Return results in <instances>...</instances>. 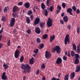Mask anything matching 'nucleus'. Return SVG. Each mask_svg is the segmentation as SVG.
I'll use <instances>...</instances> for the list:
<instances>
[{
	"mask_svg": "<svg viewBox=\"0 0 80 80\" xmlns=\"http://www.w3.org/2000/svg\"><path fill=\"white\" fill-rule=\"evenodd\" d=\"M21 68L22 70H24L23 71H22L23 74H25L27 73V71H26V69L31 68L29 66V65L28 64L25 65L23 64H22Z\"/></svg>",
	"mask_w": 80,
	"mask_h": 80,
	"instance_id": "1",
	"label": "nucleus"
},
{
	"mask_svg": "<svg viewBox=\"0 0 80 80\" xmlns=\"http://www.w3.org/2000/svg\"><path fill=\"white\" fill-rule=\"evenodd\" d=\"M61 49L58 46H56V47L54 48L53 49L52 52H55L56 51L57 53H60L61 52Z\"/></svg>",
	"mask_w": 80,
	"mask_h": 80,
	"instance_id": "2",
	"label": "nucleus"
},
{
	"mask_svg": "<svg viewBox=\"0 0 80 80\" xmlns=\"http://www.w3.org/2000/svg\"><path fill=\"white\" fill-rule=\"evenodd\" d=\"M53 20L50 18H48V21L47 22V25L48 27H51L53 25L52 22Z\"/></svg>",
	"mask_w": 80,
	"mask_h": 80,
	"instance_id": "3",
	"label": "nucleus"
},
{
	"mask_svg": "<svg viewBox=\"0 0 80 80\" xmlns=\"http://www.w3.org/2000/svg\"><path fill=\"white\" fill-rule=\"evenodd\" d=\"M20 51L18 49H17L15 51L14 57L16 58H18L20 57Z\"/></svg>",
	"mask_w": 80,
	"mask_h": 80,
	"instance_id": "4",
	"label": "nucleus"
},
{
	"mask_svg": "<svg viewBox=\"0 0 80 80\" xmlns=\"http://www.w3.org/2000/svg\"><path fill=\"white\" fill-rule=\"evenodd\" d=\"M15 19L14 18H12L11 20V22L10 24V26L11 27H13L15 25Z\"/></svg>",
	"mask_w": 80,
	"mask_h": 80,
	"instance_id": "5",
	"label": "nucleus"
},
{
	"mask_svg": "<svg viewBox=\"0 0 80 80\" xmlns=\"http://www.w3.org/2000/svg\"><path fill=\"white\" fill-rule=\"evenodd\" d=\"M70 39H69V35L67 34L65 39L64 42L65 45H67V42H68V41Z\"/></svg>",
	"mask_w": 80,
	"mask_h": 80,
	"instance_id": "6",
	"label": "nucleus"
},
{
	"mask_svg": "<svg viewBox=\"0 0 80 80\" xmlns=\"http://www.w3.org/2000/svg\"><path fill=\"white\" fill-rule=\"evenodd\" d=\"M45 57L46 58L48 59L51 57V54L48 51H46L45 52Z\"/></svg>",
	"mask_w": 80,
	"mask_h": 80,
	"instance_id": "7",
	"label": "nucleus"
},
{
	"mask_svg": "<svg viewBox=\"0 0 80 80\" xmlns=\"http://www.w3.org/2000/svg\"><path fill=\"white\" fill-rule=\"evenodd\" d=\"M40 18H36L34 20V25H36L38 24V23H39V22H40Z\"/></svg>",
	"mask_w": 80,
	"mask_h": 80,
	"instance_id": "8",
	"label": "nucleus"
},
{
	"mask_svg": "<svg viewBox=\"0 0 80 80\" xmlns=\"http://www.w3.org/2000/svg\"><path fill=\"white\" fill-rule=\"evenodd\" d=\"M62 62V58L60 57L58 58L56 61V63L58 64H60Z\"/></svg>",
	"mask_w": 80,
	"mask_h": 80,
	"instance_id": "9",
	"label": "nucleus"
},
{
	"mask_svg": "<svg viewBox=\"0 0 80 80\" xmlns=\"http://www.w3.org/2000/svg\"><path fill=\"white\" fill-rule=\"evenodd\" d=\"M18 7L17 6H15L13 8V12L15 13L16 12H17L18 10Z\"/></svg>",
	"mask_w": 80,
	"mask_h": 80,
	"instance_id": "10",
	"label": "nucleus"
},
{
	"mask_svg": "<svg viewBox=\"0 0 80 80\" xmlns=\"http://www.w3.org/2000/svg\"><path fill=\"white\" fill-rule=\"evenodd\" d=\"M40 28L38 27H37L36 28L35 31L36 33H37L38 34H39L40 33Z\"/></svg>",
	"mask_w": 80,
	"mask_h": 80,
	"instance_id": "11",
	"label": "nucleus"
},
{
	"mask_svg": "<svg viewBox=\"0 0 80 80\" xmlns=\"http://www.w3.org/2000/svg\"><path fill=\"white\" fill-rule=\"evenodd\" d=\"M24 7L26 8H29L30 5V3L29 2H26L24 4Z\"/></svg>",
	"mask_w": 80,
	"mask_h": 80,
	"instance_id": "12",
	"label": "nucleus"
},
{
	"mask_svg": "<svg viewBox=\"0 0 80 80\" xmlns=\"http://www.w3.org/2000/svg\"><path fill=\"white\" fill-rule=\"evenodd\" d=\"M63 20L65 22V23H66V22H68V16H65L63 18Z\"/></svg>",
	"mask_w": 80,
	"mask_h": 80,
	"instance_id": "13",
	"label": "nucleus"
},
{
	"mask_svg": "<svg viewBox=\"0 0 80 80\" xmlns=\"http://www.w3.org/2000/svg\"><path fill=\"white\" fill-rule=\"evenodd\" d=\"M80 71V66H77L75 70L76 72H79Z\"/></svg>",
	"mask_w": 80,
	"mask_h": 80,
	"instance_id": "14",
	"label": "nucleus"
},
{
	"mask_svg": "<svg viewBox=\"0 0 80 80\" xmlns=\"http://www.w3.org/2000/svg\"><path fill=\"white\" fill-rule=\"evenodd\" d=\"M45 22H41L40 23V26L41 28H43V27H44V26L45 25Z\"/></svg>",
	"mask_w": 80,
	"mask_h": 80,
	"instance_id": "15",
	"label": "nucleus"
},
{
	"mask_svg": "<svg viewBox=\"0 0 80 80\" xmlns=\"http://www.w3.org/2000/svg\"><path fill=\"white\" fill-rule=\"evenodd\" d=\"M55 37L54 36H51L50 38V42H52L53 41V40H54V39Z\"/></svg>",
	"mask_w": 80,
	"mask_h": 80,
	"instance_id": "16",
	"label": "nucleus"
},
{
	"mask_svg": "<svg viewBox=\"0 0 80 80\" xmlns=\"http://www.w3.org/2000/svg\"><path fill=\"white\" fill-rule=\"evenodd\" d=\"M46 8V7L45 6V5L44 4V3H42L41 4V8L43 10H45V9Z\"/></svg>",
	"mask_w": 80,
	"mask_h": 80,
	"instance_id": "17",
	"label": "nucleus"
},
{
	"mask_svg": "<svg viewBox=\"0 0 80 80\" xmlns=\"http://www.w3.org/2000/svg\"><path fill=\"white\" fill-rule=\"evenodd\" d=\"M12 17H14L15 18H18V17H19L18 13L12 14Z\"/></svg>",
	"mask_w": 80,
	"mask_h": 80,
	"instance_id": "18",
	"label": "nucleus"
},
{
	"mask_svg": "<svg viewBox=\"0 0 80 80\" xmlns=\"http://www.w3.org/2000/svg\"><path fill=\"white\" fill-rule=\"evenodd\" d=\"M75 77V72H73L71 73V79L72 80Z\"/></svg>",
	"mask_w": 80,
	"mask_h": 80,
	"instance_id": "19",
	"label": "nucleus"
},
{
	"mask_svg": "<svg viewBox=\"0 0 80 80\" xmlns=\"http://www.w3.org/2000/svg\"><path fill=\"white\" fill-rule=\"evenodd\" d=\"M68 77H69V74H67L64 76V80H68Z\"/></svg>",
	"mask_w": 80,
	"mask_h": 80,
	"instance_id": "20",
	"label": "nucleus"
},
{
	"mask_svg": "<svg viewBox=\"0 0 80 80\" xmlns=\"http://www.w3.org/2000/svg\"><path fill=\"white\" fill-rule=\"evenodd\" d=\"M3 67L5 68V70H7L8 68V66L7 64H5V63H4L3 64Z\"/></svg>",
	"mask_w": 80,
	"mask_h": 80,
	"instance_id": "21",
	"label": "nucleus"
},
{
	"mask_svg": "<svg viewBox=\"0 0 80 80\" xmlns=\"http://www.w3.org/2000/svg\"><path fill=\"white\" fill-rule=\"evenodd\" d=\"M72 47L73 50H74V51H76L77 50V48L76 47V45H75V43H74L72 44Z\"/></svg>",
	"mask_w": 80,
	"mask_h": 80,
	"instance_id": "22",
	"label": "nucleus"
},
{
	"mask_svg": "<svg viewBox=\"0 0 80 80\" xmlns=\"http://www.w3.org/2000/svg\"><path fill=\"white\" fill-rule=\"evenodd\" d=\"M32 59H31L30 61V65H32L33 64V59H34L33 58H32Z\"/></svg>",
	"mask_w": 80,
	"mask_h": 80,
	"instance_id": "23",
	"label": "nucleus"
},
{
	"mask_svg": "<svg viewBox=\"0 0 80 80\" xmlns=\"http://www.w3.org/2000/svg\"><path fill=\"white\" fill-rule=\"evenodd\" d=\"M79 62V59H76L75 62H74L75 64H78V63Z\"/></svg>",
	"mask_w": 80,
	"mask_h": 80,
	"instance_id": "24",
	"label": "nucleus"
},
{
	"mask_svg": "<svg viewBox=\"0 0 80 80\" xmlns=\"http://www.w3.org/2000/svg\"><path fill=\"white\" fill-rule=\"evenodd\" d=\"M26 22L28 23H30V19L28 17H27Z\"/></svg>",
	"mask_w": 80,
	"mask_h": 80,
	"instance_id": "25",
	"label": "nucleus"
},
{
	"mask_svg": "<svg viewBox=\"0 0 80 80\" xmlns=\"http://www.w3.org/2000/svg\"><path fill=\"white\" fill-rule=\"evenodd\" d=\"M67 12L68 13H70V12H72V9L71 8H68L67 10Z\"/></svg>",
	"mask_w": 80,
	"mask_h": 80,
	"instance_id": "26",
	"label": "nucleus"
},
{
	"mask_svg": "<svg viewBox=\"0 0 80 80\" xmlns=\"http://www.w3.org/2000/svg\"><path fill=\"white\" fill-rule=\"evenodd\" d=\"M1 21H2V22H5V21H6L5 17V16H3L1 18Z\"/></svg>",
	"mask_w": 80,
	"mask_h": 80,
	"instance_id": "27",
	"label": "nucleus"
},
{
	"mask_svg": "<svg viewBox=\"0 0 80 80\" xmlns=\"http://www.w3.org/2000/svg\"><path fill=\"white\" fill-rule=\"evenodd\" d=\"M2 80H7V77L5 76H2Z\"/></svg>",
	"mask_w": 80,
	"mask_h": 80,
	"instance_id": "28",
	"label": "nucleus"
},
{
	"mask_svg": "<svg viewBox=\"0 0 80 80\" xmlns=\"http://www.w3.org/2000/svg\"><path fill=\"white\" fill-rule=\"evenodd\" d=\"M44 47V44H43V43H42L39 46V49H42V48H43Z\"/></svg>",
	"mask_w": 80,
	"mask_h": 80,
	"instance_id": "29",
	"label": "nucleus"
},
{
	"mask_svg": "<svg viewBox=\"0 0 80 80\" xmlns=\"http://www.w3.org/2000/svg\"><path fill=\"white\" fill-rule=\"evenodd\" d=\"M50 0H47L46 2V5L48 7H49V4H50Z\"/></svg>",
	"mask_w": 80,
	"mask_h": 80,
	"instance_id": "30",
	"label": "nucleus"
},
{
	"mask_svg": "<svg viewBox=\"0 0 80 80\" xmlns=\"http://www.w3.org/2000/svg\"><path fill=\"white\" fill-rule=\"evenodd\" d=\"M24 59V58L23 57V56H22L20 59V62H21V63L23 61Z\"/></svg>",
	"mask_w": 80,
	"mask_h": 80,
	"instance_id": "31",
	"label": "nucleus"
},
{
	"mask_svg": "<svg viewBox=\"0 0 80 80\" xmlns=\"http://www.w3.org/2000/svg\"><path fill=\"white\" fill-rule=\"evenodd\" d=\"M48 37V34H45L44 35L43 37L42 38L43 39H46Z\"/></svg>",
	"mask_w": 80,
	"mask_h": 80,
	"instance_id": "32",
	"label": "nucleus"
},
{
	"mask_svg": "<svg viewBox=\"0 0 80 80\" xmlns=\"http://www.w3.org/2000/svg\"><path fill=\"white\" fill-rule=\"evenodd\" d=\"M8 10V8L6 7L4 10V12L6 13V12H7V10Z\"/></svg>",
	"mask_w": 80,
	"mask_h": 80,
	"instance_id": "33",
	"label": "nucleus"
},
{
	"mask_svg": "<svg viewBox=\"0 0 80 80\" xmlns=\"http://www.w3.org/2000/svg\"><path fill=\"white\" fill-rule=\"evenodd\" d=\"M77 52L78 53H80V46H78L77 48Z\"/></svg>",
	"mask_w": 80,
	"mask_h": 80,
	"instance_id": "34",
	"label": "nucleus"
},
{
	"mask_svg": "<svg viewBox=\"0 0 80 80\" xmlns=\"http://www.w3.org/2000/svg\"><path fill=\"white\" fill-rule=\"evenodd\" d=\"M75 58L76 59H78L79 58V55L78 54H75Z\"/></svg>",
	"mask_w": 80,
	"mask_h": 80,
	"instance_id": "35",
	"label": "nucleus"
},
{
	"mask_svg": "<svg viewBox=\"0 0 80 80\" xmlns=\"http://www.w3.org/2000/svg\"><path fill=\"white\" fill-rule=\"evenodd\" d=\"M45 11V12L44 13V14L45 16H47L48 15V11H47V9L44 10Z\"/></svg>",
	"mask_w": 80,
	"mask_h": 80,
	"instance_id": "36",
	"label": "nucleus"
},
{
	"mask_svg": "<svg viewBox=\"0 0 80 80\" xmlns=\"http://www.w3.org/2000/svg\"><path fill=\"white\" fill-rule=\"evenodd\" d=\"M37 43H40V42H41V40L40 38H38L37 39Z\"/></svg>",
	"mask_w": 80,
	"mask_h": 80,
	"instance_id": "37",
	"label": "nucleus"
},
{
	"mask_svg": "<svg viewBox=\"0 0 80 80\" xmlns=\"http://www.w3.org/2000/svg\"><path fill=\"white\" fill-rule=\"evenodd\" d=\"M71 55L72 57H74L75 56V52L74 51H71Z\"/></svg>",
	"mask_w": 80,
	"mask_h": 80,
	"instance_id": "38",
	"label": "nucleus"
},
{
	"mask_svg": "<svg viewBox=\"0 0 80 80\" xmlns=\"http://www.w3.org/2000/svg\"><path fill=\"white\" fill-rule=\"evenodd\" d=\"M34 52L36 54L38 53V49H35L34 51Z\"/></svg>",
	"mask_w": 80,
	"mask_h": 80,
	"instance_id": "39",
	"label": "nucleus"
},
{
	"mask_svg": "<svg viewBox=\"0 0 80 80\" xmlns=\"http://www.w3.org/2000/svg\"><path fill=\"white\" fill-rule=\"evenodd\" d=\"M32 13V11L31 10L29 11L28 13V15H30Z\"/></svg>",
	"mask_w": 80,
	"mask_h": 80,
	"instance_id": "40",
	"label": "nucleus"
},
{
	"mask_svg": "<svg viewBox=\"0 0 80 80\" xmlns=\"http://www.w3.org/2000/svg\"><path fill=\"white\" fill-rule=\"evenodd\" d=\"M54 8L52 6H51L50 7V10L51 12H52L53 11V10Z\"/></svg>",
	"mask_w": 80,
	"mask_h": 80,
	"instance_id": "41",
	"label": "nucleus"
},
{
	"mask_svg": "<svg viewBox=\"0 0 80 80\" xmlns=\"http://www.w3.org/2000/svg\"><path fill=\"white\" fill-rule=\"evenodd\" d=\"M62 6L63 8H65V7L66 6L65 3H62Z\"/></svg>",
	"mask_w": 80,
	"mask_h": 80,
	"instance_id": "42",
	"label": "nucleus"
},
{
	"mask_svg": "<svg viewBox=\"0 0 80 80\" xmlns=\"http://www.w3.org/2000/svg\"><path fill=\"white\" fill-rule=\"evenodd\" d=\"M72 10H74V12H75L76 11V7L75 6H73L72 7Z\"/></svg>",
	"mask_w": 80,
	"mask_h": 80,
	"instance_id": "43",
	"label": "nucleus"
},
{
	"mask_svg": "<svg viewBox=\"0 0 80 80\" xmlns=\"http://www.w3.org/2000/svg\"><path fill=\"white\" fill-rule=\"evenodd\" d=\"M27 32L28 34H30L31 33V30L30 29H29L27 30Z\"/></svg>",
	"mask_w": 80,
	"mask_h": 80,
	"instance_id": "44",
	"label": "nucleus"
},
{
	"mask_svg": "<svg viewBox=\"0 0 80 80\" xmlns=\"http://www.w3.org/2000/svg\"><path fill=\"white\" fill-rule=\"evenodd\" d=\"M80 28H79L78 27V29L77 30V32L79 34L80 33Z\"/></svg>",
	"mask_w": 80,
	"mask_h": 80,
	"instance_id": "45",
	"label": "nucleus"
},
{
	"mask_svg": "<svg viewBox=\"0 0 80 80\" xmlns=\"http://www.w3.org/2000/svg\"><path fill=\"white\" fill-rule=\"evenodd\" d=\"M67 28L69 30H70L71 29V25L69 24L67 26Z\"/></svg>",
	"mask_w": 80,
	"mask_h": 80,
	"instance_id": "46",
	"label": "nucleus"
},
{
	"mask_svg": "<svg viewBox=\"0 0 80 80\" xmlns=\"http://www.w3.org/2000/svg\"><path fill=\"white\" fill-rule=\"evenodd\" d=\"M10 43H11L10 40L9 39L8 43V46H10Z\"/></svg>",
	"mask_w": 80,
	"mask_h": 80,
	"instance_id": "47",
	"label": "nucleus"
},
{
	"mask_svg": "<svg viewBox=\"0 0 80 80\" xmlns=\"http://www.w3.org/2000/svg\"><path fill=\"white\" fill-rule=\"evenodd\" d=\"M18 5H20L21 6L23 5V2H20L18 3Z\"/></svg>",
	"mask_w": 80,
	"mask_h": 80,
	"instance_id": "48",
	"label": "nucleus"
},
{
	"mask_svg": "<svg viewBox=\"0 0 80 80\" xmlns=\"http://www.w3.org/2000/svg\"><path fill=\"white\" fill-rule=\"evenodd\" d=\"M52 80H60V79L59 78H58L57 79H56V78H55V77L52 78Z\"/></svg>",
	"mask_w": 80,
	"mask_h": 80,
	"instance_id": "49",
	"label": "nucleus"
},
{
	"mask_svg": "<svg viewBox=\"0 0 80 80\" xmlns=\"http://www.w3.org/2000/svg\"><path fill=\"white\" fill-rule=\"evenodd\" d=\"M41 68L42 69H44L45 68V66L44 64H42V65Z\"/></svg>",
	"mask_w": 80,
	"mask_h": 80,
	"instance_id": "50",
	"label": "nucleus"
},
{
	"mask_svg": "<svg viewBox=\"0 0 80 80\" xmlns=\"http://www.w3.org/2000/svg\"><path fill=\"white\" fill-rule=\"evenodd\" d=\"M3 28L2 27L0 31V34H2L3 32Z\"/></svg>",
	"mask_w": 80,
	"mask_h": 80,
	"instance_id": "51",
	"label": "nucleus"
},
{
	"mask_svg": "<svg viewBox=\"0 0 80 80\" xmlns=\"http://www.w3.org/2000/svg\"><path fill=\"white\" fill-rule=\"evenodd\" d=\"M27 69V71L28 73H29L31 71V70H30V68H28Z\"/></svg>",
	"mask_w": 80,
	"mask_h": 80,
	"instance_id": "52",
	"label": "nucleus"
},
{
	"mask_svg": "<svg viewBox=\"0 0 80 80\" xmlns=\"http://www.w3.org/2000/svg\"><path fill=\"white\" fill-rule=\"evenodd\" d=\"M60 22L61 23H62V25H63V23L64 22H63V20H60Z\"/></svg>",
	"mask_w": 80,
	"mask_h": 80,
	"instance_id": "53",
	"label": "nucleus"
},
{
	"mask_svg": "<svg viewBox=\"0 0 80 80\" xmlns=\"http://www.w3.org/2000/svg\"><path fill=\"white\" fill-rule=\"evenodd\" d=\"M57 9H59V10H61V7H60V6H59L58 5V6H57Z\"/></svg>",
	"mask_w": 80,
	"mask_h": 80,
	"instance_id": "54",
	"label": "nucleus"
},
{
	"mask_svg": "<svg viewBox=\"0 0 80 80\" xmlns=\"http://www.w3.org/2000/svg\"><path fill=\"white\" fill-rule=\"evenodd\" d=\"M76 12H77V14H78V13H80V10L78 9H77V10H76Z\"/></svg>",
	"mask_w": 80,
	"mask_h": 80,
	"instance_id": "55",
	"label": "nucleus"
},
{
	"mask_svg": "<svg viewBox=\"0 0 80 80\" xmlns=\"http://www.w3.org/2000/svg\"><path fill=\"white\" fill-rule=\"evenodd\" d=\"M63 60H66L67 59V58L65 56H64L63 57Z\"/></svg>",
	"mask_w": 80,
	"mask_h": 80,
	"instance_id": "56",
	"label": "nucleus"
},
{
	"mask_svg": "<svg viewBox=\"0 0 80 80\" xmlns=\"http://www.w3.org/2000/svg\"><path fill=\"white\" fill-rule=\"evenodd\" d=\"M30 17H31V19L32 20H33V18H34V17H33V15H32L30 16Z\"/></svg>",
	"mask_w": 80,
	"mask_h": 80,
	"instance_id": "57",
	"label": "nucleus"
},
{
	"mask_svg": "<svg viewBox=\"0 0 80 80\" xmlns=\"http://www.w3.org/2000/svg\"><path fill=\"white\" fill-rule=\"evenodd\" d=\"M65 15V12H62L61 14L62 17H64V15Z\"/></svg>",
	"mask_w": 80,
	"mask_h": 80,
	"instance_id": "58",
	"label": "nucleus"
},
{
	"mask_svg": "<svg viewBox=\"0 0 80 80\" xmlns=\"http://www.w3.org/2000/svg\"><path fill=\"white\" fill-rule=\"evenodd\" d=\"M3 47V44L2 43H0V48H1Z\"/></svg>",
	"mask_w": 80,
	"mask_h": 80,
	"instance_id": "59",
	"label": "nucleus"
},
{
	"mask_svg": "<svg viewBox=\"0 0 80 80\" xmlns=\"http://www.w3.org/2000/svg\"><path fill=\"white\" fill-rule=\"evenodd\" d=\"M2 35H0V42L1 41V40H2Z\"/></svg>",
	"mask_w": 80,
	"mask_h": 80,
	"instance_id": "60",
	"label": "nucleus"
},
{
	"mask_svg": "<svg viewBox=\"0 0 80 80\" xmlns=\"http://www.w3.org/2000/svg\"><path fill=\"white\" fill-rule=\"evenodd\" d=\"M60 10H58L57 12V14H58V13H59L60 12Z\"/></svg>",
	"mask_w": 80,
	"mask_h": 80,
	"instance_id": "61",
	"label": "nucleus"
},
{
	"mask_svg": "<svg viewBox=\"0 0 80 80\" xmlns=\"http://www.w3.org/2000/svg\"><path fill=\"white\" fill-rule=\"evenodd\" d=\"M39 73V70H38L36 72V75H38Z\"/></svg>",
	"mask_w": 80,
	"mask_h": 80,
	"instance_id": "62",
	"label": "nucleus"
},
{
	"mask_svg": "<svg viewBox=\"0 0 80 80\" xmlns=\"http://www.w3.org/2000/svg\"><path fill=\"white\" fill-rule=\"evenodd\" d=\"M69 13L70 15H72V16L73 15V13L72 12H69Z\"/></svg>",
	"mask_w": 80,
	"mask_h": 80,
	"instance_id": "63",
	"label": "nucleus"
},
{
	"mask_svg": "<svg viewBox=\"0 0 80 80\" xmlns=\"http://www.w3.org/2000/svg\"><path fill=\"white\" fill-rule=\"evenodd\" d=\"M42 80H45V77H43L42 78Z\"/></svg>",
	"mask_w": 80,
	"mask_h": 80,
	"instance_id": "64",
	"label": "nucleus"
}]
</instances>
